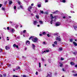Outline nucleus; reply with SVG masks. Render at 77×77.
I'll return each instance as SVG.
<instances>
[{"instance_id": "48", "label": "nucleus", "mask_w": 77, "mask_h": 77, "mask_svg": "<svg viewBox=\"0 0 77 77\" xmlns=\"http://www.w3.org/2000/svg\"><path fill=\"white\" fill-rule=\"evenodd\" d=\"M2 4H0V8H2Z\"/></svg>"}, {"instance_id": "2", "label": "nucleus", "mask_w": 77, "mask_h": 77, "mask_svg": "<svg viewBox=\"0 0 77 77\" xmlns=\"http://www.w3.org/2000/svg\"><path fill=\"white\" fill-rule=\"evenodd\" d=\"M50 74H48V73H47V75L46 77H52V73L51 72H49Z\"/></svg>"}, {"instance_id": "52", "label": "nucleus", "mask_w": 77, "mask_h": 77, "mask_svg": "<svg viewBox=\"0 0 77 77\" xmlns=\"http://www.w3.org/2000/svg\"><path fill=\"white\" fill-rule=\"evenodd\" d=\"M75 53H76L75 52H73V54H75Z\"/></svg>"}, {"instance_id": "40", "label": "nucleus", "mask_w": 77, "mask_h": 77, "mask_svg": "<svg viewBox=\"0 0 77 77\" xmlns=\"http://www.w3.org/2000/svg\"><path fill=\"white\" fill-rule=\"evenodd\" d=\"M20 7L21 8L23 9V6H22V5H20Z\"/></svg>"}, {"instance_id": "58", "label": "nucleus", "mask_w": 77, "mask_h": 77, "mask_svg": "<svg viewBox=\"0 0 77 77\" xmlns=\"http://www.w3.org/2000/svg\"><path fill=\"white\" fill-rule=\"evenodd\" d=\"M39 36H42V34H39Z\"/></svg>"}, {"instance_id": "46", "label": "nucleus", "mask_w": 77, "mask_h": 77, "mask_svg": "<svg viewBox=\"0 0 77 77\" xmlns=\"http://www.w3.org/2000/svg\"><path fill=\"white\" fill-rule=\"evenodd\" d=\"M7 3H8V1H6L5 3V5L7 4Z\"/></svg>"}, {"instance_id": "7", "label": "nucleus", "mask_w": 77, "mask_h": 77, "mask_svg": "<svg viewBox=\"0 0 77 77\" xmlns=\"http://www.w3.org/2000/svg\"><path fill=\"white\" fill-rule=\"evenodd\" d=\"M38 22L36 21H34L33 24H34V25H36V24H37Z\"/></svg>"}, {"instance_id": "10", "label": "nucleus", "mask_w": 77, "mask_h": 77, "mask_svg": "<svg viewBox=\"0 0 77 77\" xmlns=\"http://www.w3.org/2000/svg\"><path fill=\"white\" fill-rule=\"evenodd\" d=\"M51 17V19H53V18H54V17L53 16V14H50Z\"/></svg>"}, {"instance_id": "11", "label": "nucleus", "mask_w": 77, "mask_h": 77, "mask_svg": "<svg viewBox=\"0 0 77 77\" xmlns=\"http://www.w3.org/2000/svg\"><path fill=\"white\" fill-rule=\"evenodd\" d=\"M70 64L71 65H74L75 63L74 62H70Z\"/></svg>"}, {"instance_id": "45", "label": "nucleus", "mask_w": 77, "mask_h": 77, "mask_svg": "<svg viewBox=\"0 0 77 77\" xmlns=\"http://www.w3.org/2000/svg\"><path fill=\"white\" fill-rule=\"evenodd\" d=\"M7 30H9V27H7Z\"/></svg>"}, {"instance_id": "36", "label": "nucleus", "mask_w": 77, "mask_h": 77, "mask_svg": "<svg viewBox=\"0 0 77 77\" xmlns=\"http://www.w3.org/2000/svg\"><path fill=\"white\" fill-rule=\"evenodd\" d=\"M3 75V77H6V74H4Z\"/></svg>"}, {"instance_id": "28", "label": "nucleus", "mask_w": 77, "mask_h": 77, "mask_svg": "<svg viewBox=\"0 0 77 77\" xmlns=\"http://www.w3.org/2000/svg\"><path fill=\"white\" fill-rule=\"evenodd\" d=\"M2 11H5V8L2 7Z\"/></svg>"}, {"instance_id": "59", "label": "nucleus", "mask_w": 77, "mask_h": 77, "mask_svg": "<svg viewBox=\"0 0 77 77\" xmlns=\"http://www.w3.org/2000/svg\"><path fill=\"white\" fill-rule=\"evenodd\" d=\"M45 14H47V15L48 14V12H46Z\"/></svg>"}, {"instance_id": "15", "label": "nucleus", "mask_w": 77, "mask_h": 77, "mask_svg": "<svg viewBox=\"0 0 77 77\" xmlns=\"http://www.w3.org/2000/svg\"><path fill=\"white\" fill-rule=\"evenodd\" d=\"M37 6L38 7V8H41V5L40 4H38L37 5Z\"/></svg>"}, {"instance_id": "47", "label": "nucleus", "mask_w": 77, "mask_h": 77, "mask_svg": "<svg viewBox=\"0 0 77 77\" xmlns=\"http://www.w3.org/2000/svg\"><path fill=\"white\" fill-rule=\"evenodd\" d=\"M47 2H48V0H45V3H47Z\"/></svg>"}, {"instance_id": "64", "label": "nucleus", "mask_w": 77, "mask_h": 77, "mask_svg": "<svg viewBox=\"0 0 77 77\" xmlns=\"http://www.w3.org/2000/svg\"><path fill=\"white\" fill-rule=\"evenodd\" d=\"M37 26H38V27H39L40 26V25H37Z\"/></svg>"}, {"instance_id": "42", "label": "nucleus", "mask_w": 77, "mask_h": 77, "mask_svg": "<svg viewBox=\"0 0 77 77\" xmlns=\"http://www.w3.org/2000/svg\"><path fill=\"white\" fill-rule=\"evenodd\" d=\"M16 48H18V45H16Z\"/></svg>"}, {"instance_id": "24", "label": "nucleus", "mask_w": 77, "mask_h": 77, "mask_svg": "<svg viewBox=\"0 0 77 77\" xmlns=\"http://www.w3.org/2000/svg\"><path fill=\"white\" fill-rule=\"evenodd\" d=\"M16 44H14L13 45V47H14V48H15V47H16Z\"/></svg>"}, {"instance_id": "13", "label": "nucleus", "mask_w": 77, "mask_h": 77, "mask_svg": "<svg viewBox=\"0 0 77 77\" xmlns=\"http://www.w3.org/2000/svg\"><path fill=\"white\" fill-rule=\"evenodd\" d=\"M20 69V67L19 66H17L16 68V70H18V69Z\"/></svg>"}, {"instance_id": "12", "label": "nucleus", "mask_w": 77, "mask_h": 77, "mask_svg": "<svg viewBox=\"0 0 77 77\" xmlns=\"http://www.w3.org/2000/svg\"><path fill=\"white\" fill-rule=\"evenodd\" d=\"M59 64H60V67H62V66H63V64L62 63H61L60 62L59 63Z\"/></svg>"}, {"instance_id": "25", "label": "nucleus", "mask_w": 77, "mask_h": 77, "mask_svg": "<svg viewBox=\"0 0 77 77\" xmlns=\"http://www.w3.org/2000/svg\"><path fill=\"white\" fill-rule=\"evenodd\" d=\"M39 16L38 15H36V17L37 18V19H38Z\"/></svg>"}, {"instance_id": "53", "label": "nucleus", "mask_w": 77, "mask_h": 77, "mask_svg": "<svg viewBox=\"0 0 77 77\" xmlns=\"http://www.w3.org/2000/svg\"><path fill=\"white\" fill-rule=\"evenodd\" d=\"M43 53H46V51H43Z\"/></svg>"}, {"instance_id": "1", "label": "nucleus", "mask_w": 77, "mask_h": 77, "mask_svg": "<svg viewBox=\"0 0 77 77\" xmlns=\"http://www.w3.org/2000/svg\"><path fill=\"white\" fill-rule=\"evenodd\" d=\"M33 38V37L32 36L30 37V38H29V40H30L31 39L33 42H37L38 41V39L36 37H35L34 38Z\"/></svg>"}, {"instance_id": "20", "label": "nucleus", "mask_w": 77, "mask_h": 77, "mask_svg": "<svg viewBox=\"0 0 77 77\" xmlns=\"http://www.w3.org/2000/svg\"><path fill=\"white\" fill-rule=\"evenodd\" d=\"M39 22L41 24H43V23L42 22V21L41 20H39Z\"/></svg>"}, {"instance_id": "61", "label": "nucleus", "mask_w": 77, "mask_h": 77, "mask_svg": "<svg viewBox=\"0 0 77 77\" xmlns=\"http://www.w3.org/2000/svg\"><path fill=\"white\" fill-rule=\"evenodd\" d=\"M18 9H20V7H19L18 8Z\"/></svg>"}, {"instance_id": "27", "label": "nucleus", "mask_w": 77, "mask_h": 77, "mask_svg": "<svg viewBox=\"0 0 77 77\" xmlns=\"http://www.w3.org/2000/svg\"><path fill=\"white\" fill-rule=\"evenodd\" d=\"M50 52V50H46V52L47 53H48Z\"/></svg>"}, {"instance_id": "37", "label": "nucleus", "mask_w": 77, "mask_h": 77, "mask_svg": "<svg viewBox=\"0 0 77 77\" xmlns=\"http://www.w3.org/2000/svg\"><path fill=\"white\" fill-rule=\"evenodd\" d=\"M39 67L41 68V63H39Z\"/></svg>"}, {"instance_id": "39", "label": "nucleus", "mask_w": 77, "mask_h": 77, "mask_svg": "<svg viewBox=\"0 0 77 77\" xmlns=\"http://www.w3.org/2000/svg\"><path fill=\"white\" fill-rule=\"evenodd\" d=\"M26 30H24L23 31V33H26Z\"/></svg>"}, {"instance_id": "31", "label": "nucleus", "mask_w": 77, "mask_h": 77, "mask_svg": "<svg viewBox=\"0 0 77 77\" xmlns=\"http://www.w3.org/2000/svg\"><path fill=\"white\" fill-rule=\"evenodd\" d=\"M40 12L41 13V14H44V11H42L41 10Z\"/></svg>"}, {"instance_id": "21", "label": "nucleus", "mask_w": 77, "mask_h": 77, "mask_svg": "<svg viewBox=\"0 0 77 77\" xmlns=\"http://www.w3.org/2000/svg\"><path fill=\"white\" fill-rule=\"evenodd\" d=\"M63 50V49H62V48H59V50H60V51H62Z\"/></svg>"}, {"instance_id": "62", "label": "nucleus", "mask_w": 77, "mask_h": 77, "mask_svg": "<svg viewBox=\"0 0 77 77\" xmlns=\"http://www.w3.org/2000/svg\"><path fill=\"white\" fill-rule=\"evenodd\" d=\"M43 44H45V42H43Z\"/></svg>"}, {"instance_id": "18", "label": "nucleus", "mask_w": 77, "mask_h": 77, "mask_svg": "<svg viewBox=\"0 0 77 77\" xmlns=\"http://www.w3.org/2000/svg\"><path fill=\"white\" fill-rule=\"evenodd\" d=\"M54 44H55V45H57V41H55L54 42Z\"/></svg>"}, {"instance_id": "43", "label": "nucleus", "mask_w": 77, "mask_h": 77, "mask_svg": "<svg viewBox=\"0 0 77 77\" xmlns=\"http://www.w3.org/2000/svg\"><path fill=\"white\" fill-rule=\"evenodd\" d=\"M64 60V58H63L62 57V58H61V60Z\"/></svg>"}, {"instance_id": "6", "label": "nucleus", "mask_w": 77, "mask_h": 77, "mask_svg": "<svg viewBox=\"0 0 77 77\" xmlns=\"http://www.w3.org/2000/svg\"><path fill=\"white\" fill-rule=\"evenodd\" d=\"M32 7L31 6H29L28 8V11H29L30 12H31V11H30V9H32Z\"/></svg>"}, {"instance_id": "30", "label": "nucleus", "mask_w": 77, "mask_h": 77, "mask_svg": "<svg viewBox=\"0 0 77 77\" xmlns=\"http://www.w3.org/2000/svg\"><path fill=\"white\" fill-rule=\"evenodd\" d=\"M11 31L12 32V33H14V29H12Z\"/></svg>"}, {"instance_id": "34", "label": "nucleus", "mask_w": 77, "mask_h": 77, "mask_svg": "<svg viewBox=\"0 0 77 77\" xmlns=\"http://www.w3.org/2000/svg\"><path fill=\"white\" fill-rule=\"evenodd\" d=\"M18 3L19 5H21V2H18Z\"/></svg>"}, {"instance_id": "19", "label": "nucleus", "mask_w": 77, "mask_h": 77, "mask_svg": "<svg viewBox=\"0 0 77 77\" xmlns=\"http://www.w3.org/2000/svg\"><path fill=\"white\" fill-rule=\"evenodd\" d=\"M72 41H73V39L71 38L70 39V42H72Z\"/></svg>"}, {"instance_id": "5", "label": "nucleus", "mask_w": 77, "mask_h": 77, "mask_svg": "<svg viewBox=\"0 0 77 77\" xmlns=\"http://www.w3.org/2000/svg\"><path fill=\"white\" fill-rule=\"evenodd\" d=\"M9 45H7L6 46L5 49H6V50H9V49H10V48H9Z\"/></svg>"}, {"instance_id": "41", "label": "nucleus", "mask_w": 77, "mask_h": 77, "mask_svg": "<svg viewBox=\"0 0 77 77\" xmlns=\"http://www.w3.org/2000/svg\"><path fill=\"white\" fill-rule=\"evenodd\" d=\"M35 74L36 75H38V72L37 71L35 73Z\"/></svg>"}, {"instance_id": "54", "label": "nucleus", "mask_w": 77, "mask_h": 77, "mask_svg": "<svg viewBox=\"0 0 77 77\" xmlns=\"http://www.w3.org/2000/svg\"><path fill=\"white\" fill-rule=\"evenodd\" d=\"M9 23H11V24H12V23L13 22L10 21L9 22Z\"/></svg>"}, {"instance_id": "35", "label": "nucleus", "mask_w": 77, "mask_h": 77, "mask_svg": "<svg viewBox=\"0 0 77 77\" xmlns=\"http://www.w3.org/2000/svg\"><path fill=\"white\" fill-rule=\"evenodd\" d=\"M16 8H17V7H16L15 6H14V9H15V10H16Z\"/></svg>"}, {"instance_id": "44", "label": "nucleus", "mask_w": 77, "mask_h": 77, "mask_svg": "<svg viewBox=\"0 0 77 77\" xmlns=\"http://www.w3.org/2000/svg\"><path fill=\"white\" fill-rule=\"evenodd\" d=\"M62 70L63 71L65 72V69L64 68H63L62 69Z\"/></svg>"}, {"instance_id": "22", "label": "nucleus", "mask_w": 77, "mask_h": 77, "mask_svg": "<svg viewBox=\"0 0 77 77\" xmlns=\"http://www.w3.org/2000/svg\"><path fill=\"white\" fill-rule=\"evenodd\" d=\"M32 45L33 48H34L35 47V45L33 44H32Z\"/></svg>"}, {"instance_id": "23", "label": "nucleus", "mask_w": 77, "mask_h": 77, "mask_svg": "<svg viewBox=\"0 0 77 77\" xmlns=\"http://www.w3.org/2000/svg\"><path fill=\"white\" fill-rule=\"evenodd\" d=\"M62 2L63 3H65L66 2V0H63Z\"/></svg>"}, {"instance_id": "33", "label": "nucleus", "mask_w": 77, "mask_h": 77, "mask_svg": "<svg viewBox=\"0 0 77 77\" xmlns=\"http://www.w3.org/2000/svg\"><path fill=\"white\" fill-rule=\"evenodd\" d=\"M73 75H74V76H75H75H77V74H73Z\"/></svg>"}, {"instance_id": "38", "label": "nucleus", "mask_w": 77, "mask_h": 77, "mask_svg": "<svg viewBox=\"0 0 77 77\" xmlns=\"http://www.w3.org/2000/svg\"><path fill=\"white\" fill-rule=\"evenodd\" d=\"M47 35V36H48V37H50V35L49 34H48Z\"/></svg>"}, {"instance_id": "14", "label": "nucleus", "mask_w": 77, "mask_h": 77, "mask_svg": "<svg viewBox=\"0 0 77 77\" xmlns=\"http://www.w3.org/2000/svg\"><path fill=\"white\" fill-rule=\"evenodd\" d=\"M56 26H60V24L58 23H56Z\"/></svg>"}, {"instance_id": "3", "label": "nucleus", "mask_w": 77, "mask_h": 77, "mask_svg": "<svg viewBox=\"0 0 77 77\" xmlns=\"http://www.w3.org/2000/svg\"><path fill=\"white\" fill-rule=\"evenodd\" d=\"M26 45H30V41L28 40L26 42Z\"/></svg>"}, {"instance_id": "56", "label": "nucleus", "mask_w": 77, "mask_h": 77, "mask_svg": "<svg viewBox=\"0 0 77 77\" xmlns=\"http://www.w3.org/2000/svg\"><path fill=\"white\" fill-rule=\"evenodd\" d=\"M54 35H57V34L55 33V34H54Z\"/></svg>"}, {"instance_id": "50", "label": "nucleus", "mask_w": 77, "mask_h": 77, "mask_svg": "<svg viewBox=\"0 0 77 77\" xmlns=\"http://www.w3.org/2000/svg\"><path fill=\"white\" fill-rule=\"evenodd\" d=\"M52 46H53V47H55V45H54V44H52Z\"/></svg>"}, {"instance_id": "17", "label": "nucleus", "mask_w": 77, "mask_h": 77, "mask_svg": "<svg viewBox=\"0 0 77 77\" xmlns=\"http://www.w3.org/2000/svg\"><path fill=\"white\" fill-rule=\"evenodd\" d=\"M57 12H58V11L56 10L55 11L53 12V14H57Z\"/></svg>"}, {"instance_id": "16", "label": "nucleus", "mask_w": 77, "mask_h": 77, "mask_svg": "<svg viewBox=\"0 0 77 77\" xmlns=\"http://www.w3.org/2000/svg\"><path fill=\"white\" fill-rule=\"evenodd\" d=\"M51 19V21L50 22V23H51V24H52L53 23H52V22H53V19Z\"/></svg>"}, {"instance_id": "63", "label": "nucleus", "mask_w": 77, "mask_h": 77, "mask_svg": "<svg viewBox=\"0 0 77 77\" xmlns=\"http://www.w3.org/2000/svg\"><path fill=\"white\" fill-rule=\"evenodd\" d=\"M75 67H76V68H77V65H75Z\"/></svg>"}, {"instance_id": "49", "label": "nucleus", "mask_w": 77, "mask_h": 77, "mask_svg": "<svg viewBox=\"0 0 77 77\" xmlns=\"http://www.w3.org/2000/svg\"><path fill=\"white\" fill-rule=\"evenodd\" d=\"M26 77V75H23V77Z\"/></svg>"}, {"instance_id": "55", "label": "nucleus", "mask_w": 77, "mask_h": 77, "mask_svg": "<svg viewBox=\"0 0 77 77\" xmlns=\"http://www.w3.org/2000/svg\"><path fill=\"white\" fill-rule=\"evenodd\" d=\"M33 5H34V4H33V3H32V4H31V6H33Z\"/></svg>"}, {"instance_id": "9", "label": "nucleus", "mask_w": 77, "mask_h": 77, "mask_svg": "<svg viewBox=\"0 0 77 77\" xmlns=\"http://www.w3.org/2000/svg\"><path fill=\"white\" fill-rule=\"evenodd\" d=\"M73 43L74 45H75V46H77V44L75 42H73Z\"/></svg>"}, {"instance_id": "51", "label": "nucleus", "mask_w": 77, "mask_h": 77, "mask_svg": "<svg viewBox=\"0 0 77 77\" xmlns=\"http://www.w3.org/2000/svg\"><path fill=\"white\" fill-rule=\"evenodd\" d=\"M0 77H3V75H2L0 74Z\"/></svg>"}, {"instance_id": "26", "label": "nucleus", "mask_w": 77, "mask_h": 77, "mask_svg": "<svg viewBox=\"0 0 77 77\" xmlns=\"http://www.w3.org/2000/svg\"><path fill=\"white\" fill-rule=\"evenodd\" d=\"M74 27L75 29V30L76 29H77V26H74Z\"/></svg>"}, {"instance_id": "60", "label": "nucleus", "mask_w": 77, "mask_h": 77, "mask_svg": "<svg viewBox=\"0 0 77 77\" xmlns=\"http://www.w3.org/2000/svg\"><path fill=\"white\" fill-rule=\"evenodd\" d=\"M66 17L65 16H63V18H65Z\"/></svg>"}, {"instance_id": "4", "label": "nucleus", "mask_w": 77, "mask_h": 77, "mask_svg": "<svg viewBox=\"0 0 77 77\" xmlns=\"http://www.w3.org/2000/svg\"><path fill=\"white\" fill-rule=\"evenodd\" d=\"M56 40L57 41H61V38H59L58 37H57Z\"/></svg>"}, {"instance_id": "29", "label": "nucleus", "mask_w": 77, "mask_h": 77, "mask_svg": "<svg viewBox=\"0 0 77 77\" xmlns=\"http://www.w3.org/2000/svg\"><path fill=\"white\" fill-rule=\"evenodd\" d=\"M46 34V33L45 32H43L42 33V34L43 35H45Z\"/></svg>"}, {"instance_id": "8", "label": "nucleus", "mask_w": 77, "mask_h": 77, "mask_svg": "<svg viewBox=\"0 0 77 77\" xmlns=\"http://www.w3.org/2000/svg\"><path fill=\"white\" fill-rule=\"evenodd\" d=\"M12 3H13V2H12V1L10 0L9 1V4L10 5H11L12 4Z\"/></svg>"}, {"instance_id": "32", "label": "nucleus", "mask_w": 77, "mask_h": 77, "mask_svg": "<svg viewBox=\"0 0 77 77\" xmlns=\"http://www.w3.org/2000/svg\"><path fill=\"white\" fill-rule=\"evenodd\" d=\"M3 51V49H2V48H0V52H2V51Z\"/></svg>"}, {"instance_id": "57", "label": "nucleus", "mask_w": 77, "mask_h": 77, "mask_svg": "<svg viewBox=\"0 0 77 77\" xmlns=\"http://www.w3.org/2000/svg\"><path fill=\"white\" fill-rule=\"evenodd\" d=\"M42 61H44V59L42 58Z\"/></svg>"}]
</instances>
